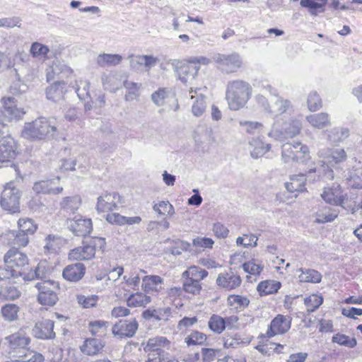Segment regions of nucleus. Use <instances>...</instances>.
Instances as JSON below:
<instances>
[{
	"mask_svg": "<svg viewBox=\"0 0 362 362\" xmlns=\"http://www.w3.org/2000/svg\"><path fill=\"white\" fill-rule=\"evenodd\" d=\"M57 133V127L54 120L38 117L30 122H25L21 132L24 139L38 141L54 138Z\"/></svg>",
	"mask_w": 362,
	"mask_h": 362,
	"instance_id": "1",
	"label": "nucleus"
},
{
	"mask_svg": "<svg viewBox=\"0 0 362 362\" xmlns=\"http://www.w3.org/2000/svg\"><path fill=\"white\" fill-rule=\"evenodd\" d=\"M252 92V86L245 81H229L226 92V99L229 108L232 110H238L243 107L250 98Z\"/></svg>",
	"mask_w": 362,
	"mask_h": 362,
	"instance_id": "2",
	"label": "nucleus"
},
{
	"mask_svg": "<svg viewBox=\"0 0 362 362\" xmlns=\"http://www.w3.org/2000/svg\"><path fill=\"white\" fill-rule=\"evenodd\" d=\"M8 343V354L11 358H21L28 356L29 352L28 345L31 339L23 329L13 333L5 339Z\"/></svg>",
	"mask_w": 362,
	"mask_h": 362,
	"instance_id": "3",
	"label": "nucleus"
},
{
	"mask_svg": "<svg viewBox=\"0 0 362 362\" xmlns=\"http://www.w3.org/2000/svg\"><path fill=\"white\" fill-rule=\"evenodd\" d=\"M171 342L165 337L156 336L147 340L144 350L148 353L146 362H161L165 357L164 349H170Z\"/></svg>",
	"mask_w": 362,
	"mask_h": 362,
	"instance_id": "4",
	"label": "nucleus"
},
{
	"mask_svg": "<svg viewBox=\"0 0 362 362\" xmlns=\"http://www.w3.org/2000/svg\"><path fill=\"white\" fill-rule=\"evenodd\" d=\"M301 128V123L297 119H290L284 122L281 126H280L279 122H276L274 123L272 131L268 133V136L276 140L291 139L299 134Z\"/></svg>",
	"mask_w": 362,
	"mask_h": 362,
	"instance_id": "5",
	"label": "nucleus"
},
{
	"mask_svg": "<svg viewBox=\"0 0 362 362\" xmlns=\"http://www.w3.org/2000/svg\"><path fill=\"white\" fill-rule=\"evenodd\" d=\"M281 158L284 163L301 162L310 159L309 150L307 146L300 142L291 144L289 142L282 145Z\"/></svg>",
	"mask_w": 362,
	"mask_h": 362,
	"instance_id": "6",
	"label": "nucleus"
},
{
	"mask_svg": "<svg viewBox=\"0 0 362 362\" xmlns=\"http://www.w3.org/2000/svg\"><path fill=\"white\" fill-rule=\"evenodd\" d=\"M21 192L14 182H10L5 186L1 196V206L11 213L19 211Z\"/></svg>",
	"mask_w": 362,
	"mask_h": 362,
	"instance_id": "7",
	"label": "nucleus"
},
{
	"mask_svg": "<svg viewBox=\"0 0 362 362\" xmlns=\"http://www.w3.org/2000/svg\"><path fill=\"white\" fill-rule=\"evenodd\" d=\"M4 262L8 264V267H13L14 270L20 271L22 273L20 276L24 280V276L29 270L28 259L26 255L13 247L5 254Z\"/></svg>",
	"mask_w": 362,
	"mask_h": 362,
	"instance_id": "8",
	"label": "nucleus"
},
{
	"mask_svg": "<svg viewBox=\"0 0 362 362\" xmlns=\"http://www.w3.org/2000/svg\"><path fill=\"white\" fill-rule=\"evenodd\" d=\"M100 245V247H105V242L103 238H95L89 244L76 247L71 250L69 257L71 260H88L94 257L95 254V246Z\"/></svg>",
	"mask_w": 362,
	"mask_h": 362,
	"instance_id": "9",
	"label": "nucleus"
},
{
	"mask_svg": "<svg viewBox=\"0 0 362 362\" xmlns=\"http://www.w3.org/2000/svg\"><path fill=\"white\" fill-rule=\"evenodd\" d=\"M35 287L39 291L37 300L40 304L52 306L57 303L58 297L53 290L54 288H57V285L54 281H43L38 282Z\"/></svg>",
	"mask_w": 362,
	"mask_h": 362,
	"instance_id": "10",
	"label": "nucleus"
},
{
	"mask_svg": "<svg viewBox=\"0 0 362 362\" xmlns=\"http://www.w3.org/2000/svg\"><path fill=\"white\" fill-rule=\"evenodd\" d=\"M4 108L0 110V121L6 124L13 119H20L25 112L23 109L17 107L16 101L14 98L8 97L3 98Z\"/></svg>",
	"mask_w": 362,
	"mask_h": 362,
	"instance_id": "11",
	"label": "nucleus"
},
{
	"mask_svg": "<svg viewBox=\"0 0 362 362\" xmlns=\"http://www.w3.org/2000/svg\"><path fill=\"white\" fill-rule=\"evenodd\" d=\"M257 100L264 109L274 116L281 115L291 107V102L288 100L284 99L279 96L272 100L270 103H268L262 95H259Z\"/></svg>",
	"mask_w": 362,
	"mask_h": 362,
	"instance_id": "12",
	"label": "nucleus"
},
{
	"mask_svg": "<svg viewBox=\"0 0 362 362\" xmlns=\"http://www.w3.org/2000/svg\"><path fill=\"white\" fill-rule=\"evenodd\" d=\"M206 88H190L189 95L190 99L193 100L192 105V112L195 117H201L205 112L206 108V100L204 93Z\"/></svg>",
	"mask_w": 362,
	"mask_h": 362,
	"instance_id": "13",
	"label": "nucleus"
},
{
	"mask_svg": "<svg viewBox=\"0 0 362 362\" xmlns=\"http://www.w3.org/2000/svg\"><path fill=\"white\" fill-rule=\"evenodd\" d=\"M17 155V145L15 140L6 134L0 139V162L7 163L15 159Z\"/></svg>",
	"mask_w": 362,
	"mask_h": 362,
	"instance_id": "14",
	"label": "nucleus"
},
{
	"mask_svg": "<svg viewBox=\"0 0 362 362\" xmlns=\"http://www.w3.org/2000/svg\"><path fill=\"white\" fill-rule=\"evenodd\" d=\"M214 60L223 71L227 73L234 72L242 65L241 58L236 53L231 54H218L214 57Z\"/></svg>",
	"mask_w": 362,
	"mask_h": 362,
	"instance_id": "15",
	"label": "nucleus"
},
{
	"mask_svg": "<svg viewBox=\"0 0 362 362\" xmlns=\"http://www.w3.org/2000/svg\"><path fill=\"white\" fill-rule=\"evenodd\" d=\"M119 202L120 196L118 193L106 192L98 197L95 209L98 213L113 211L117 208Z\"/></svg>",
	"mask_w": 362,
	"mask_h": 362,
	"instance_id": "16",
	"label": "nucleus"
},
{
	"mask_svg": "<svg viewBox=\"0 0 362 362\" xmlns=\"http://www.w3.org/2000/svg\"><path fill=\"white\" fill-rule=\"evenodd\" d=\"M138 327L139 323L136 319L119 320L113 325L112 332L119 338H131L134 336Z\"/></svg>",
	"mask_w": 362,
	"mask_h": 362,
	"instance_id": "17",
	"label": "nucleus"
},
{
	"mask_svg": "<svg viewBox=\"0 0 362 362\" xmlns=\"http://www.w3.org/2000/svg\"><path fill=\"white\" fill-rule=\"evenodd\" d=\"M60 178L40 180L34 183L33 189L39 194H59L62 192L63 187L59 185Z\"/></svg>",
	"mask_w": 362,
	"mask_h": 362,
	"instance_id": "18",
	"label": "nucleus"
},
{
	"mask_svg": "<svg viewBox=\"0 0 362 362\" xmlns=\"http://www.w3.org/2000/svg\"><path fill=\"white\" fill-rule=\"evenodd\" d=\"M318 156L323 158L322 162L331 165L344 162L346 159V153L344 148L337 147L333 148H323L318 151Z\"/></svg>",
	"mask_w": 362,
	"mask_h": 362,
	"instance_id": "19",
	"label": "nucleus"
},
{
	"mask_svg": "<svg viewBox=\"0 0 362 362\" xmlns=\"http://www.w3.org/2000/svg\"><path fill=\"white\" fill-rule=\"evenodd\" d=\"M129 59V66L134 71H140L144 67L146 71H149L158 62L157 57L153 55H135L128 56Z\"/></svg>",
	"mask_w": 362,
	"mask_h": 362,
	"instance_id": "20",
	"label": "nucleus"
},
{
	"mask_svg": "<svg viewBox=\"0 0 362 362\" xmlns=\"http://www.w3.org/2000/svg\"><path fill=\"white\" fill-rule=\"evenodd\" d=\"M291 317L278 315L271 322L269 329L267 332L268 337L276 334H281L287 332L291 328Z\"/></svg>",
	"mask_w": 362,
	"mask_h": 362,
	"instance_id": "21",
	"label": "nucleus"
},
{
	"mask_svg": "<svg viewBox=\"0 0 362 362\" xmlns=\"http://www.w3.org/2000/svg\"><path fill=\"white\" fill-rule=\"evenodd\" d=\"M242 280L232 271L220 273L216 279V284L226 290H233L240 286Z\"/></svg>",
	"mask_w": 362,
	"mask_h": 362,
	"instance_id": "22",
	"label": "nucleus"
},
{
	"mask_svg": "<svg viewBox=\"0 0 362 362\" xmlns=\"http://www.w3.org/2000/svg\"><path fill=\"white\" fill-rule=\"evenodd\" d=\"M54 322L51 320L46 319L35 324L33 329V334L42 339H53L55 333L53 331Z\"/></svg>",
	"mask_w": 362,
	"mask_h": 362,
	"instance_id": "23",
	"label": "nucleus"
},
{
	"mask_svg": "<svg viewBox=\"0 0 362 362\" xmlns=\"http://www.w3.org/2000/svg\"><path fill=\"white\" fill-rule=\"evenodd\" d=\"M321 197L327 203L334 206H341L344 203L342 190L338 184H333L331 187H325Z\"/></svg>",
	"mask_w": 362,
	"mask_h": 362,
	"instance_id": "24",
	"label": "nucleus"
},
{
	"mask_svg": "<svg viewBox=\"0 0 362 362\" xmlns=\"http://www.w3.org/2000/svg\"><path fill=\"white\" fill-rule=\"evenodd\" d=\"M69 228L73 233L77 236H85L92 230V222L90 219L76 218L69 222Z\"/></svg>",
	"mask_w": 362,
	"mask_h": 362,
	"instance_id": "25",
	"label": "nucleus"
},
{
	"mask_svg": "<svg viewBox=\"0 0 362 362\" xmlns=\"http://www.w3.org/2000/svg\"><path fill=\"white\" fill-rule=\"evenodd\" d=\"M85 272L86 267L83 264H71L64 267L62 272V276L68 281L78 282L83 277Z\"/></svg>",
	"mask_w": 362,
	"mask_h": 362,
	"instance_id": "26",
	"label": "nucleus"
},
{
	"mask_svg": "<svg viewBox=\"0 0 362 362\" xmlns=\"http://www.w3.org/2000/svg\"><path fill=\"white\" fill-rule=\"evenodd\" d=\"M313 173L312 170H310L308 175L298 174L291 175L289 182L285 183L286 189L290 192L305 191V181L311 179Z\"/></svg>",
	"mask_w": 362,
	"mask_h": 362,
	"instance_id": "27",
	"label": "nucleus"
},
{
	"mask_svg": "<svg viewBox=\"0 0 362 362\" xmlns=\"http://www.w3.org/2000/svg\"><path fill=\"white\" fill-rule=\"evenodd\" d=\"M73 70L64 62L54 61L52 66L47 69V81L53 80L56 76L66 78L70 76Z\"/></svg>",
	"mask_w": 362,
	"mask_h": 362,
	"instance_id": "28",
	"label": "nucleus"
},
{
	"mask_svg": "<svg viewBox=\"0 0 362 362\" xmlns=\"http://www.w3.org/2000/svg\"><path fill=\"white\" fill-rule=\"evenodd\" d=\"M199 70V66H197L182 65L178 69L179 79L186 86H193Z\"/></svg>",
	"mask_w": 362,
	"mask_h": 362,
	"instance_id": "29",
	"label": "nucleus"
},
{
	"mask_svg": "<svg viewBox=\"0 0 362 362\" xmlns=\"http://www.w3.org/2000/svg\"><path fill=\"white\" fill-rule=\"evenodd\" d=\"M50 273L49 267L46 261H41L38 263L35 269H30L24 276V281H32L35 279H43Z\"/></svg>",
	"mask_w": 362,
	"mask_h": 362,
	"instance_id": "30",
	"label": "nucleus"
},
{
	"mask_svg": "<svg viewBox=\"0 0 362 362\" xmlns=\"http://www.w3.org/2000/svg\"><path fill=\"white\" fill-rule=\"evenodd\" d=\"M163 279L157 275L145 276L142 279V289L146 293L155 291L159 292L162 287Z\"/></svg>",
	"mask_w": 362,
	"mask_h": 362,
	"instance_id": "31",
	"label": "nucleus"
},
{
	"mask_svg": "<svg viewBox=\"0 0 362 362\" xmlns=\"http://www.w3.org/2000/svg\"><path fill=\"white\" fill-rule=\"evenodd\" d=\"M194 138L195 142L198 144H202L205 142L213 144L216 141L212 129L205 125L197 127Z\"/></svg>",
	"mask_w": 362,
	"mask_h": 362,
	"instance_id": "32",
	"label": "nucleus"
},
{
	"mask_svg": "<svg viewBox=\"0 0 362 362\" xmlns=\"http://www.w3.org/2000/svg\"><path fill=\"white\" fill-rule=\"evenodd\" d=\"M65 83L62 81H57L50 85L46 89L47 98L54 102L63 98L65 93Z\"/></svg>",
	"mask_w": 362,
	"mask_h": 362,
	"instance_id": "33",
	"label": "nucleus"
},
{
	"mask_svg": "<svg viewBox=\"0 0 362 362\" xmlns=\"http://www.w3.org/2000/svg\"><path fill=\"white\" fill-rule=\"evenodd\" d=\"M122 57L117 54L103 53L95 59L97 65L100 67L117 66L122 61Z\"/></svg>",
	"mask_w": 362,
	"mask_h": 362,
	"instance_id": "34",
	"label": "nucleus"
},
{
	"mask_svg": "<svg viewBox=\"0 0 362 362\" xmlns=\"http://www.w3.org/2000/svg\"><path fill=\"white\" fill-rule=\"evenodd\" d=\"M306 120L314 128L322 129L331 125L329 116L325 112L308 115Z\"/></svg>",
	"mask_w": 362,
	"mask_h": 362,
	"instance_id": "35",
	"label": "nucleus"
},
{
	"mask_svg": "<svg viewBox=\"0 0 362 362\" xmlns=\"http://www.w3.org/2000/svg\"><path fill=\"white\" fill-rule=\"evenodd\" d=\"M250 146L252 148L250 155L253 158H259L263 156L271 148L270 144H264L258 138L250 141Z\"/></svg>",
	"mask_w": 362,
	"mask_h": 362,
	"instance_id": "36",
	"label": "nucleus"
},
{
	"mask_svg": "<svg viewBox=\"0 0 362 362\" xmlns=\"http://www.w3.org/2000/svg\"><path fill=\"white\" fill-rule=\"evenodd\" d=\"M104 345L101 340L95 338L87 339L81 346V351L86 355H95L100 352Z\"/></svg>",
	"mask_w": 362,
	"mask_h": 362,
	"instance_id": "37",
	"label": "nucleus"
},
{
	"mask_svg": "<svg viewBox=\"0 0 362 362\" xmlns=\"http://www.w3.org/2000/svg\"><path fill=\"white\" fill-rule=\"evenodd\" d=\"M102 83L104 88L110 92H116L122 85L120 76L115 74H108L103 76Z\"/></svg>",
	"mask_w": 362,
	"mask_h": 362,
	"instance_id": "38",
	"label": "nucleus"
},
{
	"mask_svg": "<svg viewBox=\"0 0 362 362\" xmlns=\"http://www.w3.org/2000/svg\"><path fill=\"white\" fill-rule=\"evenodd\" d=\"M151 301L150 296H146L142 293H136L132 294L127 300V303L129 307L138 308L145 307Z\"/></svg>",
	"mask_w": 362,
	"mask_h": 362,
	"instance_id": "39",
	"label": "nucleus"
},
{
	"mask_svg": "<svg viewBox=\"0 0 362 362\" xmlns=\"http://www.w3.org/2000/svg\"><path fill=\"white\" fill-rule=\"evenodd\" d=\"M7 236L9 243L14 246L25 247L29 241L28 235L20 230L18 231H9L7 233Z\"/></svg>",
	"mask_w": 362,
	"mask_h": 362,
	"instance_id": "40",
	"label": "nucleus"
},
{
	"mask_svg": "<svg viewBox=\"0 0 362 362\" xmlns=\"http://www.w3.org/2000/svg\"><path fill=\"white\" fill-rule=\"evenodd\" d=\"M81 200L78 196L66 197L63 198L61 208L68 213H74L81 206Z\"/></svg>",
	"mask_w": 362,
	"mask_h": 362,
	"instance_id": "41",
	"label": "nucleus"
},
{
	"mask_svg": "<svg viewBox=\"0 0 362 362\" xmlns=\"http://www.w3.org/2000/svg\"><path fill=\"white\" fill-rule=\"evenodd\" d=\"M301 274L298 279L301 282L319 283L321 281L322 275L317 271L310 269H300Z\"/></svg>",
	"mask_w": 362,
	"mask_h": 362,
	"instance_id": "42",
	"label": "nucleus"
},
{
	"mask_svg": "<svg viewBox=\"0 0 362 362\" xmlns=\"http://www.w3.org/2000/svg\"><path fill=\"white\" fill-rule=\"evenodd\" d=\"M337 216L338 214L334 210H332L330 208H325L324 209L315 213V223H325L332 222L337 217Z\"/></svg>",
	"mask_w": 362,
	"mask_h": 362,
	"instance_id": "43",
	"label": "nucleus"
},
{
	"mask_svg": "<svg viewBox=\"0 0 362 362\" xmlns=\"http://www.w3.org/2000/svg\"><path fill=\"white\" fill-rule=\"evenodd\" d=\"M208 276V272L196 266L190 267L182 273V277L201 281Z\"/></svg>",
	"mask_w": 362,
	"mask_h": 362,
	"instance_id": "44",
	"label": "nucleus"
},
{
	"mask_svg": "<svg viewBox=\"0 0 362 362\" xmlns=\"http://www.w3.org/2000/svg\"><path fill=\"white\" fill-rule=\"evenodd\" d=\"M49 52V49L47 46L44 45L40 42H33L30 49V54L37 59H48V53Z\"/></svg>",
	"mask_w": 362,
	"mask_h": 362,
	"instance_id": "45",
	"label": "nucleus"
},
{
	"mask_svg": "<svg viewBox=\"0 0 362 362\" xmlns=\"http://www.w3.org/2000/svg\"><path fill=\"white\" fill-rule=\"evenodd\" d=\"M1 315L3 317L8 321L13 322L18 318V313L19 311V308L17 305L9 303L4 305L1 308Z\"/></svg>",
	"mask_w": 362,
	"mask_h": 362,
	"instance_id": "46",
	"label": "nucleus"
},
{
	"mask_svg": "<svg viewBox=\"0 0 362 362\" xmlns=\"http://www.w3.org/2000/svg\"><path fill=\"white\" fill-rule=\"evenodd\" d=\"M346 180L351 187L362 189V173L356 170H349L345 175Z\"/></svg>",
	"mask_w": 362,
	"mask_h": 362,
	"instance_id": "47",
	"label": "nucleus"
},
{
	"mask_svg": "<svg viewBox=\"0 0 362 362\" xmlns=\"http://www.w3.org/2000/svg\"><path fill=\"white\" fill-rule=\"evenodd\" d=\"M225 320L218 315H213L209 322V329L215 333L221 334L225 328Z\"/></svg>",
	"mask_w": 362,
	"mask_h": 362,
	"instance_id": "48",
	"label": "nucleus"
},
{
	"mask_svg": "<svg viewBox=\"0 0 362 362\" xmlns=\"http://www.w3.org/2000/svg\"><path fill=\"white\" fill-rule=\"evenodd\" d=\"M349 136V130L347 128L336 127L328 134V138L332 142H340Z\"/></svg>",
	"mask_w": 362,
	"mask_h": 362,
	"instance_id": "49",
	"label": "nucleus"
},
{
	"mask_svg": "<svg viewBox=\"0 0 362 362\" xmlns=\"http://www.w3.org/2000/svg\"><path fill=\"white\" fill-rule=\"evenodd\" d=\"M22 273L18 270H14L13 267H8V264L4 263V267H0V281L13 279H16L21 277Z\"/></svg>",
	"mask_w": 362,
	"mask_h": 362,
	"instance_id": "50",
	"label": "nucleus"
},
{
	"mask_svg": "<svg viewBox=\"0 0 362 362\" xmlns=\"http://www.w3.org/2000/svg\"><path fill=\"white\" fill-rule=\"evenodd\" d=\"M21 295V291L15 286H5L0 290V298L6 300H14Z\"/></svg>",
	"mask_w": 362,
	"mask_h": 362,
	"instance_id": "51",
	"label": "nucleus"
},
{
	"mask_svg": "<svg viewBox=\"0 0 362 362\" xmlns=\"http://www.w3.org/2000/svg\"><path fill=\"white\" fill-rule=\"evenodd\" d=\"M332 341L333 343H337L339 345L344 346L349 348H354L357 344V341L355 338H350L347 335L339 333L334 335L332 337Z\"/></svg>",
	"mask_w": 362,
	"mask_h": 362,
	"instance_id": "52",
	"label": "nucleus"
},
{
	"mask_svg": "<svg viewBox=\"0 0 362 362\" xmlns=\"http://www.w3.org/2000/svg\"><path fill=\"white\" fill-rule=\"evenodd\" d=\"M18 226L21 232L28 235L33 234L37 230V225L33 221L28 218H20L18 221Z\"/></svg>",
	"mask_w": 362,
	"mask_h": 362,
	"instance_id": "53",
	"label": "nucleus"
},
{
	"mask_svg": "<svg viewBox=\"0 0 362 362\" xmlns=\"http://www.w3.org/2000/svg\"><path fill=\"white\" fill-rule=\"evenodd\" d=\"M323 298L321 296L313 294L305 298L304 303L309 313L314 312L322 303Z\"/></svg>",
	"mask_w": 362,
	"mask_h": 362,
	"instance_id": "54",
	"label": "nucleus"
},
{
	"mask_svg": "<svg viewBox=\"0 0 362 362\" xmlns=\"http://www.w3.org/2000/svg\"><path fill=\"white\" fill-rule=\"evenodd\" d=\"M183 290L188 293L198 295L202 290V284L200 281L185 278Z\"/></svg>",
	"mask_w": 362,
	"mask_h": 362,
	"instance_id": "55",
	"label": "nucleus"
},
{
	"mask_svg": "<svg viewBox=\"0 0 362 362\" xmlns=\"http://www.w3.org/2000/svg\"><path fill=\"white\" fill-rule=\"evenodd\" d=\"M90 83L86 80H79L76 81V92L80 100H85L90 98Z\"/></svg>",
	"mask_w": 362,
	"mask_h": 362,
	"instance_id": "56",
	"label": "nucleus"
},
{
	"mask_svg": "<svg viewBox=\"0 0 362 362\" xmlns=\"http://www.w3.org/2000/svg\"><path fill=\"white\" fill-rule=\"evenodd\" d=\"M250 300L247 298L239 295H230L228 297V304L230 306H234L235 308L247 307Z\"/></svg>",
	"mask_w": 362,
	"mask_h": 362,
	"instance_id": "57",
	"label": "nucleus"
},
{
	"mask_svg": "<svg viewBox=\"0 0 362 362\" xmlns=\"http://www.w3.org/2000/svg\"><path fill=\"white\" fill-rule=\"evenodd\" d=\"M206 339V334L198 331H194L185 338V342L188 346L197 345L203 344Z\"/></svg>",
	"mask_w": 362,
	"mask_h": 362,
	"instance_id": "58",
	"label": "nucleus"
},
{
	"mask_svg": "<svg viewBox=\"0 0 362 362\" xmlns=\"http://www.w3.org/2000/svg\"><path fill=\"white\" fill-rule=\"evenodd\" d=\"M243 269L246 273L250 274L259 275L263 269V266L256 263L255 259H252L251 261L245 262L243 264Z\"/></svg>",
	"mask_w": 362,
	"mask_h": 362,
	"instance_id": "59",
	"label": "nucleus"
},
{
	"mask_svg": "<svg viewBox=\"0 0 362 362\" xmlns=\"http://www.w3.org/2000/svg\"><path fill=\"white\" fill-rule=\"evenodd\" d=\"M308 106L310 111L315 112L322 106V100L316 92H312L308 97Z\"/></svg>",
	"mask_w": 362,
	"mask_h": 362,
	"instance_id": "60",
	"label": "nucleus"
},
{
	"mask_svg": "<svg viewBox=\"0 0 362 362\" xmlns=\"http://www.w3.org/2000/svg\"><path fill=\"white\" fill-rule=\"evenodd\" d=\"M279 288V286L274 287V284L272 281H265L260 282L258 284L257 289L261 295H268L277 291Z\"/></svg>",
	"mask_w": 362,
	"mask_h": 362,
	"instance_id": "61",
	"label": "nucleus"
},
{
	"mask_svg": "<svg viewBox=\"0 0 362 362\" xmlns=\"http://www.w3.org/2000/svg\"><path fill=\"white\" fill-rule=\"evenodd\" d=\"M193 246L195 247H199L202 249H211L214 244V241L209 238L197 237L193 239Z\"/></svg>",
	"mask_w": 362,
	"mask_h": 362,
	"instance_id": "62",
	"label": "nucleus"
},
{
	"mask_svg": "<svg viewBox=\"0 0 362 362\" xmlns=\"http://www.w3.org/2000/svg\"><path fill=\"white\" fill-rule=\"evenodd\" d=\"M77 298L78 303L85 308H89L95 306L98 300V297L95 295L89 296H78Z\"/></svg>",
	"mask_w": 362,
	"mask_h": 362,
	"instance_id": "63",
	"label": "nucleus"
},
{
	"mask_svg": "<svg viewBox=\"0 0 362 362\" xmlns=\"http://www.w3.org/2000/svg\"><path fill=\"white\" fill-rule=\"evenodd\" d=\"M168 93L165 88H159L151 95V99L157 106H162L168 96Z\"/></svg>",
	"mask_w": 362,
	"mask_h": 362,
	"instance_id": "64",
	"label": "nucleus"
}]
</instances>
